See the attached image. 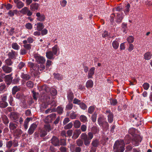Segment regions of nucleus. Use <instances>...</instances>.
I'll use <instances>...</instances> for the list:
<instances>
[{
    "mask_svg": "<svg viewBox=\"0 0 152 152\" xmlns=\"http://www.w3.org/2000/svg\"><path fill=\"white\" fill-rule=\"evenodd\" d=\"M34 57L37 62L42 64H40L39 66V65L37 63L29 62L28 63V65L30 68L33 70L31 72V75L36 77L38 76L40 74V72H39V71L42 72L45 69V66L43 64L45 63V60L44 57L39 56H35Z\"/></svg>",
    "mask_w": 152,
    "mask_h": 152,
    "instance_id": "f257e3e1",
    "label": "nucleus"
},
{
    "mask_svg": "<svg viewBox=\"0 0 152 152\" xmlns=\"http://www.w3.org/2000/svg\"><path fill=\"white\" fill-rule=\"evenodd\" d=\"M57 94V91L55 89H52L50 90V93H47L43 96L42 99L44 102H48L49 104H50V102H51V104H52V106L55 107L56 106V102L53 100L52 99L53 98V96L56 95Z\"/></svg>",
    "mask_w": 152,
    "mask_h": 152,
    "instance_id": "f03ea898",
    "label": "nucleus"
},
{
    "mask_svg": "<svg viewBox=\"0 0 152 152\" xmlns=\"http://www.w3.org/2000/svg\"><path fill=\"white\" fill-rule=\"evenodd\" d=\"M50 130V125L48 124H45L43 128L39 129L37 132H35L34 134V137L37 138L39 137H44L47 134V132H49Z\"/></svg>",
    "mask_w": 152,
    "mask_h": 152,
    "instance_id": "7ed1b4c3",
    "label": "nucleus"
},
{
    "mask_svg": "<svg viewBox=\"0 0 152 152\" xmlns=\"http://www.w3.org/2000/svg\"><path fill=\"white\" fill-rule=\"evenodd\" d=\"M125 143L123 140L116 141L113 148L115 152H123L125 150Z\"/></svg>",
    "mask_w": 152,
    "mask_h": 152,
    "instance_id": "20e7f679",
    "label": "nucleus"
},
{
    "mask_svg": "<svg viewBox=\"0 0 152 152\" xmlns=\"http://www.w3.org/2000/svg\"><path fill=\"white\" fill-rule=\"evenodd\" d=\"M93 134L90 132L87 135L85 133H82L81 135V139L83 140L85 145L86 146H88L90 144L91 140L93 137Z\"/></svg>",
    "mask_w": 152,
    "mask_h": 152,
    "instance_id": "39448f33",
    "label": "nucleus"
},
{
    "mask_svg": "<svg viewBox=\"0 0 152 152\" xmlns=\"http://www.w3.org/2000/svg\"><path fill=\"white\" fill-rule=\"evenodd\" d=\"M142 138L139 135H137L134 137L132 140V144L135 146H137L138 145L139 143L141 142L142 140Z\"/></svg>",
    "mask_w": 152,
    "mask_h": 152,
    "instance_id": "423d86ee",
    "label": "nucleus"
},
{
    "mask_svg": "<svg viewBox=\"0 0 152 152\" xmlns=\"http://www.w3.org/2000/svg\"><path fill=\"white\" fill-rule=\"evenodd\" d=\"M20 12L23 15L26 14L28 16H31L33 14L32 12L27 7H25L22 9L20 11Z\"/></svg>",
    "mask_w": 152,
    "mask_h": 152,
    "instance_id": "0eeeda50",
    "label": "nucleus"
},
{
    "mask_svg": "<svg viewBox=\"0 0 152 152\" xmlns=\"http://www.w3.org/2000/svg\"><path fill=\"white\" fill-rule=\"evenodd\" d=\"M19 116V115L15 112H12L10 113V119L15 122H17L18 121Z\"/></svg>",
    "mask_w": 152,
    "mask_h": 152,
    "instance_id": "6e6552de",
    "label": "nucleus"
},
{
    "mask_svg": "<svg viewBox=\"0 0 152 152\" xmlns=\"http://www.w3.org/2000/svg\"><path fill=\"white\" fill-rule=\"evenodd\" d=\"M37 126V124L36 123H33L31 124L28 131V134L29 135L33 134Z\"/></svg>",
    "mask_w": 152,
    "mask_h": 152,
    "instance_id": "1a4fd4ad",
    "label": "nucleus"
},
{
    "mask_svg": "<svg viewBox=\"0 0 152 152\" xmlns=\"http://www.w3.org/2000/svg\"><path fill=\"white\" fill-rule=\"evenodd\" d=\"M70 150L72 152H80L81 151V148L76 147L74 144H71L70 145Z\"/></svg>",
    "mask_w": 152,
    "mask_h": 152,
    "instance_id": "9d476101",
    "label": "nucleus"
},
{
    "mask_svg": "<svg viewBox=\"0 0 152 152\" xmlns=\"http://www.w3.org/2000/svg\"><path fill=\"white\" fill-rule=\"evenodd\" d=\"M36 16L37 17V20L39 21L43 22L45 19V15L43 14H41L39 12H38L36 13Z\"/></svg>",
    "mask_w": 152,
    "mask_h": 152,
    "instance_id": "9b49d317",
    "label": "nucleus"
},
{
    "mask_svg": "<svg viewBox=\"0 0 152 152\" xmlns=\"http://www.w3.org/2000/svg\"><path fill=\"white\" fill-rule=\"evenodd\" d=\"M51 142L55 146H59V139L55 136H53L51 140Z\"/></svg>",
    "mask_w": 152,
    "mask_h": 152,
    "instance_id": "f8f14e48",
    "label": "nucleus"
},
{
    "mask_svg": "<svg viewBox=\"0 0 152 152\" xmlns=\"http://www.w3.org/2000/svg\"><path fill=\"white\" fill-rule=\"evenodd\" d=\"M95 70V68L94 67H92L88 71V79L93 78V76L94 74Z\"/></svg>",
    "mask_w": 152,
    "mask_h": 152,
    "instance_id": "ddd939ff",
    "label": "nucleus"
},
{
    "mask_svg": "<svg viewBox=\"0 0 152 152\" xmlns=\"http://www.w3.org/2000/svg\"><path fill=\"white\" fill-rule=\"evenodd\" d=\"M39 6V4L36 3H33L30 6V9L32 11H35L38 9Z\"/></svg>",
    "mask_w": 152,
    "mask_h": 152,
    "instance_id": "4468645a",
    "label": "nucleus"
},
{
    "mask_svg": "<svg viewBox=\"0 0 152 152\" xmlns=\"http://www.w3.org/2000/svg\"><path fill=\"white\" fill-rule=\"evenodd\" d=\"M2 68L3 71L6 73H10L11 72L12 70V67L6 65L3 66Z\"/></svg>",
    "mask_w": 152,
    "mask_h": 152,
    "instance_id": "2eb2a0df",
    "label": "nucleus"
},
{
    "mask_svg": "<svg viewBox=\"0 0 152 152\" xmlns=\"http://www.w3.org/2000/svg\"><path fill=\"white\" fill-rule=\"evenodd\" d=\"M81 133V130L80 129H76L73 132V134L72 136V138L74 139H76L79 137Z\"/></svg>",
    "mask_w": 152,
    "mask_h": 152,
    "instance_id": "dca6fc26",
    "label": "nucleus"
},
{
    "mask_svg": "<svg viewBox=\"0 0 152 152\" xmlns=\"http://www.w3.org/2000/svg\"><path fill=\"white\" fill-rule=\"evenodd\" d=\"M67 95V98L69 102H71L74 97L73 93L71 91H69L68 92Z\"/></svg>",
    "mask_w": 152,
    "mask_h": 152,
    "instance_id": "f3484780",
    "label": "nucleus"
},
{
    "mask_svg": "<svg viewBox=\"0 0 152 152\" xmlns=\"http://www.w3.org/2000/svg\"><path fill=\"white\" fill-rule=\"evenodd\" d=\"M17 55V54L15 51L12 50L11 52H9L8 54L9 58L12 59L15 58L16 57Z\"/></svg>",
    "mask_w": 152,
    "mask_h": 152,
    "instance_id": "a211bd4d",
    "label": "nucleus"
},
{
    "mask_svg": "<svg viewBox=\"0 0 152 152\" xmlns=\"http://www.w3.org/2000/svg\"><path fill=\"white\" fill-rule=\"evenodd\" d=\"M13 78L12 77L11 74L7 75L5 76V81L6 82H8V83H7V84H8L11 83L12 81Z\"/></svg>",
    "mask_w": 152,
    "mask_h": 152,
    "instance_id": "6ab92c4d",
    "label": "nucleus"
},
{
    "mask_svg": "<svg viewBox=\"0 0 152 152\" xmlns=\"http://www.w3.org/2000/svg\"><path fill=\"white\" fill-rule=\"evenodd\" d=\"M54 54L51 51H49L46 53V56L47 57L50 59L54 58Z\"/></svg>",
    "mask_w": 152,
    "mask_h": 152,
    "instance_id": "aec40b11",
    "label": "nucleus"
},
{
    "mask_svg": "<svg viewBox=\"0 0 152 152\" xmlns=\"http://www.w3.org/2000/svg\"><path fill=\"white\" fill-rule=\"evenodd\" d=\"M93 82L92 80H88L86 83V87L88 88H91L93 86Z\"/></svg>",
    "mask_w": 152,
    "mask_h": 152,
    "instance_id": "412c9836",
    "label": "nucleus"
},
{
    "mask_svg": "<svg viewBox=\"0 0 152 152\" xmlns=\"http://www.w3.org/2000/svg\"><path fill=\"white\" fill-rule=\"evenodd\" d=\"M99 144V140L96 139L93 140L91 143V145L94 148L97 147Z\"/></svg>",
    "mask_w": 152,
    "mask_h": 152,
    "instance_id": "4be33fe9",
    "label": "nucleus"
},
{
    "mask_svg": "<svg viewBox=\"0 0 152 152\" xmlns=\"http://www.w3.org/2000/svg\"><path fill=\"white\" fill-rule=\"evenodd\" d=\"M152 55L150 52H148L144 54V58L146 60H149L151 58Z\"/></svg>",
    "mask_w": 152,
    "mask_h": 152,
    "instance_id": "5701e85b",
    "label": "nucleus"
},
{
    "mask_svg": "<svg viewBox=\"0 0 152 152\" xmlns=\"http://www.w3.org/2000/svg\"><path fill=\"white\" fill-rule=\"evenodd\" d=\"M59 50V48L57 45H55L52 48V52L53 53L54 55H57L58 51Z\"/></svg>",
    "mask_w": 152,
    "mask_h": 152,
    "instance_id": "b1692460",
    "label": "nucleus"
},
{
    "mask_svg": "<svg viewBox=\"0 0 152 152\" xmlns=\"http://www.w3.org/2000/svg\"><path fill=\"white\" fill-rule=\"evenodd\" d=\"M8 106V103L6 101H0V107L4 108Z\"/></svg>",
    "mask_w": 152,
    "mask_h": 152,
    "instance_id": "393cba45",
    "label": "nucleus"
},
{
    "mask_svg": "<svg viewBox=\"0 0 152 152\" xmlns=\"http://www.w3.org/2000/svg\"><path fill=\"white\" fill-rule=\"evenodd\" d=\"M30 120V118H27L24 121L23 126L25 130H27L28 128V122Z\"/></svg>",
    "mask_w": 152,
    "mask_h": 152,
    "instance_id": "a878e982",
    "label": "nucleus"
},
{
    "mask_svg": "<svg viewBox=\"0 0 152 152\" xmlns=\"http://www.w3.org/2000/svg\"><path fill=\"white\" fill-rule=\"evenodd\" d=\"M11 47L13 49L17 50H19L20 47L18 43L16 42L12 43L11 45Z\"/></svg>",
    "mask_w": 152,
    "mask_h": 152,
    "instance_id": "bb28decb",
    "label": "nucleus"
},
{
    "mask_svg": "<svg viewBox=\"0 0 152 152\" xmlns=\"http://www.w3.org/2000/svg\"><path fill=\"white\" fill-rule=\"evenodd\" d=\"M44 26L43 23H38L37 24V30L39 31H41L44 28Z\"/></svg>",
    "mask_w": 152,
    "mask_h": 152,
    "instance_id": "cd10ccee",
    "label": "nucleus"
},
{
    "mask_svg": "<svg viewBox=\"0 0 152 152\" xmlns=\"http://www.w3.org/2000/svg\"><path fill=\"white\" fill-rule=\"evenodd\" d=\"M2 118L3 121V122L5 124H7L9 122V120L7 117L5 115H4L2 117Z\"/></svg>",
    "mask_w": 152,
    "mask_h": 152,
    "instance_id": "c85d7f7f",
    "label": "nucleus"
},
{
    "mask_svg": "<svg viewBox=\"0 0 152 152\" xmlns=\"http://www.w3.org/2000/svg\"><path fill=\"white\" fill-rule=\"evenodd\" d=\"M7 90L6 86L5 84L1 83L0 84V91L2 93L6 91Z\"/></svg>",
    "mask_w": 152,
    "mask_h": 152,
    "instance_id": "c756f323",
    "label": "nucleus"
},
{
    "mask_svg": "<svg viewBox=\"0 0 152 152\" xmlns=\"http://www.w3.org/2000/svg\"><path fill=\"white\" fill-rule=\"evenodd\" d=\"M20 89L19 86H15L12 88V93L13 95H14L16 93L20 91Z\"/></svg>",
    "mask_w": 152,
    "mask_h": 152,
    "instance_id": "7c9ffc66",
    "label": "nucleus"
},
{
    "mask_svg": "<svg viewBox=\"0 0 152 152\" xmlns=\"http://www.w3.org/2000/svg\"><path fill=\"white\" fill-rule=\"evenodd\" d=\"M123 19V17L122 16L121 14H117V19L116 20V22L117 23H120L122 21V20Z\"/></svg>",
    "mask_w": 152,
    "mask_h": 152,
    "instance_id": "2f4dec72",
    "label": "nucleus"
},
{
    "mask_svg": "<svg viewBox=\"0 0 152 152\" xmlns=\"http://www.w3.org/2000/svg\"><path fill=\"white\" fill-rule=\"evenodd\" d=\"M105 121V118L102 117H100L98 119V122L99 124L101 126Z\"/></svg>",
    "mask_w": 152,
    "mask_h": 152,
    "instance_id": "473e14b6",
    "label": "nucleus"
},
{
    "mask_svg": "<svg viewBox=\"0 0 152 152\" xmlns=\"http://www.w3.org/2000/svg\"><path fill=\"white\" fill-rule=\"evenodd\" d=\"M18 11L17 10H10L8 13V15L10 17H12L15 14H17Z\"/></svg>",
    "mask_w": 152,
    "mask_h": 152,
    "instance_id": "72a5a7b5",
    "label": "nucleus"
},
{
    "mask_svg": "<svg viewBox=\"0 0 152 152\" xmlns=\"http://www.w3.org/2000/svg\"><path fill=\"white\" fill-rule=\"evenodd\" d=\"M21 77L23 80H29L30 78V76L28 74L22 73L21 75Z\"/></svg>",
    "mask_w": 152,
    "mask_h": 152,
    "instance_id": "f704fd0d",
    "label": "nucleus"
},
{
    "mask_svg": "<svg viewBox=\"0 0 152 152\" xmlns=\"http://www.w3.org/2000/svg\"><path fill=\"white\" fill-rule=\"evenodd\" d=\"M112 45L114 49H117L119 47V43L117 41L115 40L113 42Z\"/></svg>",
    "mask_w": 152,
    "mask_h": 152,
    "instance_id": "c9c22d12",
    "label": "nucleus"
},
{
    "mask_svg": "<svg viewBox=\"0 0 152 152\" xmlns=\"http://www.w3.org/2000/svg\"><path fill=\"white\" fill-rule=\"evenodd\" d=\"M80 125V122L78 120H75L74 123V126L76 128H79Z\"/></svg>",
    "mask_w": 152,
    "mask_h": 152,
    "instance_id": "e433bc0d",
    "label": "nucleus"
},
{
    "mask_svg": "<svg viewBox=\"0 0 152 152\" xmlns=\"http://www.w3.org/2000/svg\"><path fill=\"white\" fill-rule=\"evenodd\" d=\"M17 125L12 122H10L9 124V128L10 130H14L17 127Z\"/></svg>",
    "mask_w": 152,
    "mask_h": 152,
    "instance_id": "4c0bfd02",
    "label": "nucleus"
},
{
    "mask_svg": "<svg viewBox=\"0 0 152 152\" xmlns=\"http://www.w3.org/2000/svg\"><path fill=\"white\" fill-rule=\"evenodd\" d=\"M73 107V104L71 102H69L66 106L65 110H69L72 109Z\"/></svg>",
    "mask_w": 152,
    "mask_h": 152,
    "instance_id": "58836bf2",
    "label": "nucleus"
},
{
    "mask_svg": "<svg viewBox=\"0 0 152 152\" xmlns=\"http://www.w3.org/2000/svg\"><path fill=\"white\" fill-rule=\"evenodd\" d=\"M80 121L83 123H85L88 121L87 117L84 115H81L80 117Z\"/></svg>",
    "mask_w": 152,
    "mask_h": 152,
    "instance_id": "ea45409f",
    "label": "nucleus"
},
{
    "mask_svg": "<svg viewBox=\"0 0 152 152\" xmlns=\"http://www.w3.org/2000/svg\"><path fill=\"white\" fill-rule=\"evenodd\" d=\"M77 116V114L76 112L73 111L70 114L69 117L72 119H74L76 118Z\"/></svg>",
    "mask_w": 152,
    "mask_h": 152,
    "instance_id": "a19ab883",
    "label": "nucleus"
},
{
    "mask_svg": "<svg viewBox=\"0 0 152 152\" xmlns=\"http://www.w3.org/2000/svg\"><path fill=\"white\" fill-rule=\"evenodd\" d=\"M113 115L112 113H110L109 114L108 116V122L110 123H112L113 120Z\"/></svg>",
    "mask_w": 152,
    "mask_h": 152,
    "instance_id": "79ce46f5",
    "label": "nucleus"
},
{
    "mask_svg": "<svg viewBox=\"0 0 152 152\" xmlns=\"http://www.w3.org/2000/svg\"><path fill=\"white\" fill-rule=\"evenodd\" d=\"M13 98L12 95H10L9 96L8 101L10 105L11 106H13L14 105V104L13 103Z\"/></svg>",
    "mask_w": 152,
    "mask_h": 152,
    "instance_id": "37998d69",
    "label": "nucleus"
},
{
    "mask_svg": "<svg viewBox=\"0 0 152 152\" xmlns=\"http://www.w3.org/2000/svg\"><path fill=\"white\" fill-rule=\"evenodd\" d=\"M22 133V130L19 129H17L14 131L15 134L16 136H18L21 134Z\"/></svg>",
    "mask_w": 152,
    "mask_h": 152,
    "instance_id": "c03bdc74",
    "label": "nucleus"
},
{
    "mask_svg": "<svg viewBox=\"0 0 152 152\" xmlns=\"http://www.w3.org/2000/svg\"><path fill=\"white\" fill-rule=\"evenodd\" d=\"M130 7V5L128 3L125 7V9L124 10V12L126 15L129 11V8Z\"/></svg>",
    "mask_w": 152,
    "mask_h": 152,
    "instance_id": "a18cd8bd",
    "label": "nucleus"
},
{
    "mask_svg": "<svg viewBox=\"0 0 152 152\" xmlns=\"http://www.w3.org/2000/svg\"><path fill=\"white\" fill-rule=\"evenodd\" d=\"M13 144L12 141V140H10L7 142L6 143V147L8 148H10L12 146Z\"/></svg>",
    "mask_w": 152,
    "mask_h": 152,
    "instance_id": "49530a36",
    "label": "nucleus"
},
{
    "mask_svg": "<svg viewBox=\"0 0 152 152\" xmlns=\"http://www.w3.org/2000/svg\"><path fill=\"white\" fill-rule=\"evenodd\" d=\"M76 143L78 146L79 147L82 146L83 145V141L80 139H77L76 141Z\"/></svg>",
    "mask_w": 152,
    "mask_h": 152,
    "instance_id": "de8ad7c7",
    "label": "nucleus"
},
{
    "mask_svg": "<svg viewBox=\"0 0 152 152\" xmlns=\"http://www.w3.org/2000/svg\"><path fill=\"white\" fill-rule=\"evenodd\" d=\"M24 6V4L21 1H20L16 4V7L18 9H21Z\"/></svg>",
    "mask_w": 152,
    "mask_h": 152,
    "instance_id": "09e8293b",
    "label": "nucleus"
},
{
    "mask_svg": "<svg viewBox=\"0 0 152 152\" xmlns=\"http://www.w3.org/2000/svg\"><path fill=\"white\" fill-rule=\"evenodd\" d=\"M54 75L55 78L58 80H61L62 79V76L58 73H54Z\"/></svg>",
    "mask_w": 152,
    "mask_h": 152,
    "instance_id": "8fccbe9b",
    "label": "nucleus"
},
{
    "mask_svg": "<svg viewBox=\"0 0 152 152\" xmlns=\"http://www.w3.org/2000/svg\"><path fill=\"white\" fill-rule=\"evenodd\" d=\"M73 126L72 122H70L64 126V129H68L71 128Z\"/></svg>",
    "mask_w": 152,
    "mask_h": 152,
    "instance_id": "3c124183",
    "label": "nucleus"
},
{
    "mask_svg": "<svg viewBox=\"0 0 152 152\" xmlns=\"http://www.w3.org/2000/svg\"><path fill=\"white\" fill-rule=\"evenodd\" d=\"M26 86L29 88H31L34 86V83L32 81H29L26 83Z\"/></svg>",
    "mask_w": 152,
    "mask_h": 152,
    "instance_id": "603ef678",
    "label": "nucleus"
},
{
    "mask_svg": "<svg viewBox=\"0 0 152 152\" xmlns=\"http://www.w3.org/2000/svg\"><path fill=\"white\" fill-rule=\"evenodd\" d=\"M5 63L7 66H11L13 62L11 59L8 58L5 60Z\"/></svg>",
    "mask_w": 152,
    "mask_h": 152,
    "instance_id": "864d4df0",
    "label": "nucleus"
},
{
    "mask_svg": "<svg viewBox=\"0 0 152 152\" xmlns=\"http://www.w3.org/2000/svg\"><path fill=\"white\" fill-rule=\"evenodd\" d=\"M56 111V110L55 108H53L52 109L48 108L47 110H45V113L46 114H48L49 113H51L52 112H55Z\"/></svg>",
    "mask_w": 152,
    "mask_h": 152,
    "instance_id": "5fc2aeb1",
    "label": "nucleus"
},
{
    "mask_svg": "<svg viewBox=\"0 0 152 152\" xmlns=\"http://www.w3.org/2000/svg\"><path fill=\"white\" fill-rule=\"evenodd\" d=\"M127 40L129 43L131 44V43L133 42L134 41V38L132 36H130L128 37Z\"/></svg>",
    "mask_w": 152,
    "mask_h": 152,
    "instance_id": "6e6d98bb",
    "label": "nucleus"
},
{
    "mask_svg": "<svg viewBox=\"0 0 152 152\" xmlns=\"http://www.w3.org/2000/svg\"><path fill=\"white\" fill-rule=\"evenodd\" d=\"M101 126H102L103 128L107 129L108 128L109 125L107 122V121H105L104 122V123H103Z\"/></svg>",
    "mask_w": 152,
    "mask_h": 152,
    "instance_id": "4d7b16f0",
    "label": "nucleus"
},
{
    "mask_svg": "<svg viewBox=\"0 0 152 152\" xmlns=\"http://www.w3.org/2000/svg\"><path fill=\"white\" fill-rule=\"evenodd\" d=\"M25 27L28 30H31L32 28V25L31 23H28L26 24Z\"/></svg>",
    "mask_w": 152,
    "mask_h": 152,
    "instance_id": "13d9d810",
    "label": "nucleus"
},
{
    "mask_svg": "<svg viewBox=\"0 0 152 152\" xmlns=\"http://www.w3.org/2000/svg\"><path fill=\"white\" fill-rule=\"evenodd\" d=\"M33 94V97L34 99L35 100H37L39 96V94L38 93L34 92V91H32V92Z\"/></svg>",
    "mask_w": 152,
    "mask_h": 152,
    "instance_id": "bf43d9fd",
    "label": "nucleus"
},
{
    "mask_svg": "<svg viewBox=\"0 0 152 152\" xmlns=\"http://www.w3.org/2000/svg\"><path fill=\"white\" fill-rule=\"evenodd\" d=\"M56 115L55 113H52L49 115H48L47 118L49 117L51 120L54 119L56 118Z\"/></svg>",
    "mask_w": 152,
    "mask_h": 152,
    "instance_id": "052dcab7",
    "label": "nucleus"
},
{
    "mask_svg": "<svg viewBox=\"0 0 152 152\" xmlns=\"http://www.w3.org/2000/svg\"><path fill=\"white\" fill-rule=\"evenodd\" d=\"M94 108L93 106H91L90 107L88 110V112L90 113H92L94 111Z\"/></svg>",
    "mask_w": 152,
    "mask_h": 152,
    "instance_id": "680f3d73",
    "label": "nucleus"
},
{
    "mask_svg": "<svg viewBox=\"0 0 152 152\" xmlns=\"http://www.w3.org/2000/svg\"><path fill=\"white\" fill-rule=\"evenodd\" d=\"M1 101H6L7 99V95L6 94H3L1 96Z\"/></svg>",
    "mask_w": 152,
    "mask_h": 152,
    "instance_id": "e2e57ef3",
    "label": "nucleus"
},
{
    "mask_svg": "<svg viewBox=\"0 0 152 152\" xmlns=\"http://www.w3.org/2000/svg\"><path fill=\"white\" fill-rule=\"evenodd\" d=\"M79 105L80 107L83 110H85L87 107L86 105L83 102H81Z\"/></svg>",
    "mask_w": 152,
    "mask_h": 152,
    "instance_id": "0e129e2a",
    "label": "nucleus"
},
{
    "mask_svg": "<svg viewBox=\"0 0 152 152\" xmlns=\"http://www.w3.org/2000/svg\"><path fill=\"white\" fill-rule=\"evenodd\" d=\"M142 86L144 89L145 90H147L150 86L149 84L147 83H144Z\"/></svg>",
    "mask_w": 152,
    "mask_h": 152,
    "instance_id": "69168bd1",
    "label": "nucleus"
},
{
    "mask_svg": "<svg viewBox=\"0 0 152 152\" xmlns=\"http://www.w3.org/2000/svg\"><path fill=\"white\" fill-rule=\"evenodd\" d=\"M63 110V108L61 107L58 106L57 107V111L59 114L62 113Z\"/></svg>",
    "mask_w": 152,
    "mask_h": 152,
    "instance_id": "338daca9",
    "label": "nucleus"
},
{
    "mask_svg": "<svg viewBox=\"0 0 152 152\" xmlns=\"http://www.w3.org/2000/svg\"><path fill=\"white\" fill-rule=\"evenodd\" d=\"M73 104H77L79 105L81 103L80 100L77 99V98H75L73 101Z\"/></svg>",
    "mask_w": 152,
    "mask_h": 152,
    "instance_id": "774afa93",
    "label": "nucleus"
}]
</instances>
